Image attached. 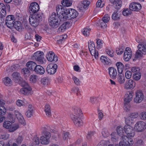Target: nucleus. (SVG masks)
<instances>
[{
    "label": "nucleus",
    "mask_w": 146,
    "mask_h": 146,
    "mask_svg": "<svg viewBox=\"0 0 146 146\" xmlns=\"http://www.w3.org/2000/svg\"><path fill=\"white\" fill-rule=\"evenodd\" d=\"M62 15V19L64 21L76 18L78 15V12L73 9H69L65 10Z\"/></svg>",
    "instance_id": "nucleus-1"
},
{
    "label": "nucleus",
    "mask_w": 146,
    "mask_h": 146,
    "mask_svg": "<svg viewBox=\"0 0 146 146\" xmlns=\"http://www.w3.org/2000/svg\"><path fill=\"white\" fill-rule=\"evenodd\" d=\"M49 23L52 28H56L59 26L60 20L56 13L53 12L48 19Z\"/></svg>",
    "instance_id": "nucleus-2"
},
{
    "label": "nucleus",
    "mask_w": 146,
    "mask_h": 146,
    "mask_svg": "<svg viewBox=\"0 0 146 146\" xmlns=\"http://www.w3.org/2000/svg\"><path fill=\"white\" fill-rule=\"evenodd\" d=\"M42 15L41 13H40L30 16L29 19L30 24L34 27L38 26L39 23L42 21Z\"/></svg>",
    "instance_id": "nucleus-3"
},
{
    "label": "nucleus",
    "mask_w": 146,
    "mask_h": 146,
    "mask_svg": "<svg viewBox=\"0 0 146 146\" xmlns=\"http://www.w3.org/2000/svg\"><path fill=\"white\" fill-rule=\"evenodd\" d=\"M121 138V141L119 143V146H131L133 144L132 138L125 135H123Z\"/></svg>",
    "instance_id": "nucleus-4"
},
{
    "label": "nucleus",
    "mask_w": 146,
    "mask_h": 146,
    "mask_svg": "<svg viewBox=\"0 0 146 146\" xmlns=\"http://www.w3.org/2000/svg\"><path fill=\"white\" fill-rule=\"evenodd\" d=\"M42 135L40 137L41 144L44 145H48L49 143V139L51 137L50 133L47 131H43Z\"/></svg>",
    "instance_id": "nucleus-5"
},
{
    "label": "nucleus",
    "mask_w": 146,
    "mask_h": 146,
    "mask_svg": "<svg viewBox=\"0 0 146 146\" xmlns=\"http://www.w3.org/2000/svg\"><path fill=\"white\" fill-rule=\"evenodd\" d=\"M133 93L132 92H128L125 94V99L124 100V107L125 109H126V110H129V106L127 104L132 99Z\"/></svg>",
    "instance_id": "nucleus-6"
},
{
    "label": "nucleus",
    "mask_w": 146,
    "mask_h": 146,
    "mask_svg": "<svg viewBox=\"0 0 146 146\" xmlns=\"http://www.w3.org/2000/svg\"><path fill=\"white\" fill-rule=\"evenodd\" d=\"M15 21V18L13 15H8L6 17L5 24L8 28L11 29L14 25Z\"/></svg>",
    "instance_id": "nucleus-7"
},
{
    "label": "nucleus",
    "mask_w": 146,
    "mask_h": 146,
    "mask_svg": "<svg viewBox=\"0 0 146 146\" xmlns=\"http://www.w3.org/2000/svg\"><path fill=\"white\" fill-rule=\"evenodd\" d=\"M88 48L91 55L97 59L98 57V52L96 50L95 44L93 42L89 43Z\"/></svg>",
    "instance_id": "nucleus-8"
},
{
    "label": "nucleus",
    "mask_w": 146,
    "mask_h": 146,
    "mask_svg": "<svg viewBox=\"0 0 146 146\" xmlns=\"http://www.w3.org/2000/svg\"><path fill=\"white\" fill-rule=\"evenodd\" d=\"M39 7L38 4L35 2L31 3L29 7V10L31 14H34L39 10Z\"/></svg>",
    "instance_id": "nucleus-9"
},
{
    "label": "nucleus",
    "mask_w": 146,
    "mask_h": 146,
    "mask_svg": "<svg viewBox=\"0 0 146 146\" xmlns=\"http://www.w3.org/2000/svg\"><path fill=\"white\" fill-rule=\"evenodd\" d=\"M33 56V58L38 61L40 64H42L43 63L44 58L42 52L37 51L34 53Z\"/></svg>",
    "instance_id": "nucleus-10"
},
{
    "label": "nucleus",
    "mask_w": 146,
    "mask_h": 146,
    "mask_svg": "<svg viewBox=\"0 0 146 146\" xmlns=\"http://www.w3.org/2000/svg\"><path fill=\"white\" fill-rule=\"evenodd\" d=\"M135 97L134 99V101L136 103H140L143 100L144 95L141 90H137L135 93Z\"/></svg>",
    "instance_id": "nucleus-11"
},
{
    "label": "nucleus",
    "mask_w": 146,
    "mask_h": 146,
    "mask_svg": "<svg viewBox=\"0 0 146 146\" xmlns=\"http://www.w3.org/2000/svg\"><path fill=\"white\" fill-rule=\"evenodd\" d=\"M134 128L138 132H141L146 129V124L142 121H138L135 124Z\"/></svg>",
    "instance_id": "nucleus-12"
},
{
    "label": "nucleus",
    "mask_w": 146,
    "mask_h": 146,
    "mask_svg": "<svg viewBox=\"0 0 146 146\" xmlns=\"http://www.w3.org/2000/svg\"><path fill=\"white\" fill-rule=\"evenodd\" d=\"M58 66L56 64H50L46 67V71L48 73L50 74H53L56 72Z\"/></svg>",
    "instance_id": "nucleus-13"
},
{
    "label": "nucleus",
    "mask_w": 146,
    "mask_h": 146,
    "mask_svg": "<svg viewBox=\"0 0 146 146\" xmlns=\"http://www.w3.org/2000/svg\"><path fill=\"white\" fill-rule=\"evenodd\" d=\"M70 117L74 125L77 127H80L83 125V122L80 118L81 117H76L73 115H70Z\"/></svg>",
    "instance_id": "nucleus-14"
},
{
    "label": "nucleus",
    "mask_w": 146,
    "mask_h": 146,
    "mask_svg": "<svg viewBox=\"0 0 146 146\" xmlns=\"http://www.w3.org/2000/svg\"><path fill=\"white\" fill-rule=\"evenodd\" d=\"M124 131L125 133L129 136L133 137L135 135L134 130L133 128L130 126H125L124 127Z\"/></svg>",
    "instance_id": "nucleus-15"
},
{
    "label": "nucleus",
    "mask_w": 146,
    "mask_h": 146,
    "mask_svg": "<svg viewBox=\"0 0 146 146\" xmlns=\"http://www.w3.org/2000/svg\"><path fill=\"white\" fill-rule=\"evenodd\" d=\"M46 57L48 61L51 62H56L58 61V58L52 52H50L46 55Z\"/></svg>",
    "instance_id": "nucleus-16"
},
{
    "label": "nucleus",
    "mask_w": 146,
    "mask_h": 146,
    "mask_svg": "<svg viewBox=\"0 0 146 146\" xmlns=\"http://www.w3.org/2000/svg\"><path fill=\"white\" fill-rule=\"evenodd\" d=\"M135 86V83L133 80L130 79L126 81L124 88L127 89H132Z\"/></svg>",
    "instance_id": "nucleus-17"
},
{
    "label": "nucleus",
    "mask_w": 146,
    "mask_h": 146,
    "mask_svg": "<svg viewBox=\"0 0 146 146\" xmlns=\"http://www.w3.org/2000/svg\"><path fill=\"white\" fill-rule=\"evenodd\" d=\"M132 56L131 51L129 47H127L124 54V59L126 61H128L131 58Z\"/></svg>",
    "instance_id": "nucleus-18"
},
{
    "label": "nucleus",
    "mask_w": 146,
    "mask_h": 146,
    "mask_svg": "<svg viewBox=\"0 0 146 146\" xmlns=\"http://www.w3.org/2000/svg\"><path fill=\"white\" fill-rule=\"evenodd\" d=\"M129 8L131 11H138L141 8V5L136 3H132L129 5Z\"/></svg>",
    "instance_id": "nucleus-19"
},
{
    "label": "nucleus",
    "mask_w": 146,
    "mask_h": 146,
    "mask_svg": "<svg viewBox=\"0 0 146 146\" xmlns=\"http://www.w3.org/2000/svg\"><path fill=\"white\" fill-rule=\"evenodd\" d=\"M108 71L111 78L113 79L116 78L117 74L116 69L113 67H110L108 68Z\"/></svg>",
    "instance_id": "nucleus-20"
},
{
    "label": "nucleus",
    "mask_w": 146,
    "mask_h": 146,
    "mask_svg": "<svg viewBox=\"0 0 146 146\" xmlns=\"http://www.w3.org/2000/svg\"><path fill=\"white\" fill-rule=\"evenodd\" d=\"M13 80L15 82L18 83L20 82L22 80L20 74L17 72H13L12 75Z\"/></svg>",
    "instance_id": "nucleus-21"
},
{
    "label": "nucleus",
    "mask_w": 146,
    "mask_h": 146,
    "mask_svg": "<svg viewBox=\"0 0 146 146\" xmlns=\"http://www.w3.org/2000/svg\"><path fill=\"white\" fill-rule=\"evenodd\" d=\"M15 113L19 122L22 124H25V121L22 114L17 111H15Z\"/></svg>",
    "instance_id": "nucleus-22"
},
{
    "label": "nucleus",
    "mask_w": 146,
    "mask_h": 146,
    "mask_svg": "<svg viewBox=\"0 0 146 146\" xmlns=\"http://www.w3.org/2000/svg\"><path fill=\"white\" fill-rule=\"evenodd\" d=\"M113 7L116 9H120L121 6L122 2L120 0H110Z\"/></svg>",
    "instance_id": "nucleus-23"
},
{
    "label": "nucleus",
    "mask_w": 146,
    "mask_h": 146,
    "mask_svg": "<svg viewBox=\"0 0 146 146\" xmlns=\"http://www.w3.org/2000/svg\"><path fill=\"white\" fill-rule=\"evenodd\" d=\"M31 88L29 86H27L26 87H23L21 88L20 92L25 95H28L31 93Z\"/></svg>",
    "instance_id": "nucleus-24"
},
{
    "label": "nucleus",
    "mask_w": 146,
    "mask_h": 146,
    "mask_svg": "<svg viewBox=\"0 0 146 146\" xmlns=\"http://www.w3.org/2000/svg\"><path fill=\"white\" fill-rule=\"evenodd\" d=\"M56 10L57 14V15H59L61 18L62 19V15L63 14L62 13H64L65 11L64 7L61 5H58L56 7Z\"/></svg>",
    "instance_id": "nucleus-25"
},
{
    "label": "nucleus",
    "mask_w": 146,
    "mask_h": 146,
    "mask_svg": "<svg viewBox=\"0 0 146 146\" xmlns=\"http://www.w3.org/2000/svg\"><path fill=\"white\" fill-rule=\"evenodd\" d=\"M34 71L37 74L40 75H42L45 72L44 68L42 66L40 65H37Z\"/></svg>",
    "instance_id": "nucleus-26"
},
{
    "label": "nucleus",
    "mask_w": 146,
    "mask_h": 146,
    "mask_svg": "<svg viewBox=\"0 0 146 146\" xmlns=\"http://www.w3.org/2000/svg\"><path fill=\"white\" fill-rule=\"evenodd\" d=\"M26 65L29 69L33 71H34L35 69V68L37 66L36 63L32 61L28 62L27 63Z\"/></svg>",
    "instance_id": "nucleus-27"
},
{
    "label": "nucleus",
    "mask_w": 146,
    "mask_h": 146,
    "mask_svg": "<svg viewBox=\"0 0 146 146\" xmlns=\"http://www.w3.org/2000/svg\"><path fill=\"white\" fill-rule=\"evenodd\" d=\"M100 60L101 62L105 65H109L111 64V60L109 58L104 56L101 57Z\"/></svg>",
    "instance_id": "nucleus-28"
},
{
    "label": "nucleus",
    "mask_w": 146,
    "mask_h": 146,
    "mask_svg": "<svg viewBox=\"0 0 146 146\" xmlns=\"http://www.w3.org/2000/svg\"><path fill=\"white\" fill-rule=\"evenodd\" d=\"M82 115L81 110L79 108L76 107L74 109V112L70 115H73L76 117H81Z\"/></svg>",
    "instance_id": "nucleus-29"
},
{
    "label": "nucleus",
    "mask_w": 146,
    "mask_h": 146,
    "mask_svg": "<svg viewBox=\"0 0 146 146\" xmlns=\"http://www.w3.org/2000/svg\"><path fill=\"white\" fill-rule=\"evenodd\" d=\"M118 72L119 74H122L124 68L123 64L120 62H117L116 63Z\"/></svg>",
    "instance_id": "nucleus-30"
},
{
    "label": "nucleus",
    "mask_w": 146,
    "mask_h": 146,
    "mask_svg": "<svg viewBox=\"0 0 146 146\" xmlns=\"http://www.w3.org/2000/svg\"><path fill=\"white\" fill-rule=\"evenodd\" d=\"M117 77V81L120 84H122L124 83L125 78L124 76L122 74H119Z\"/></svg>",
    "instance_id": "nucleus-31"
},
{
    "label": "nucleus",
    "mask_w": 146,
    "mask_h": 146,
    "mask_svg": "<svg viewBox=\"0 0 146 146\" xmlns=\"http://www.w3.org/2000/svg\"><path fill=\"white\" fill-rule=\"evenodd\" d=\"M138 50L144 54H146V48L145 45L142 44H140L137 46Z\"/></svg>",
    "instance_id": "nucleus-32"
},
{
    "label": "nucleus",
    "mask_w": 146,
    "mask_h": 146,
    "mask_svg": "<svg viewBox=\"0 0 146 146\" xmlns=\"http://www.w3.org/2000/svg\"><path fill=\"white\" fill-rule=\"evenodd\" d=\"M33 110L32 106L29 105L28 107V110L26 112V115L28 117H30L33 115Z\"/></svg>",
    "instance_id": "nucleus-33"
},
{
    "label": "nucleus",
    "mask_w": 146,
    "mask_h": 146,
    "mask_svg": "<svg viewBox=\"0 0 146 146\" xmlns=\"http://www.w3.org/2000/svg\"><path fill=\"white\" fill-rule=\"evenodd\" d=\"M70 23L69 22H66L63 23L58 28V31L62 32L64 31L66 28L68 27L67 26Z\"/></svg>",
    "instance_id": "nucleus-34"
},
{
    "label": "nucleus",
    "mask_w": 146,
    "mask_h": 146,
    "mask_svg": "<svg viewBox=\"0 0 146 146\" xmlns=\"http://www.w3.org/2000/svg\"><path fill=\"white\" fill-rule=\"evenodd\" d=\"M72 92L76 93V95L78 97H80L81 95V93L79 88L77 87H74L72 90Z\"/></svg>",
    "instance_id": "nucleus-35"
},
{
    "label": "nucleus",
    "mask_w": 146,
    "mask_h": 146,
    "mask_svg": "<svg viewBox=\"0 0 146 146\" xmlns=\"http://www.w3.org/2000/svg\"><path fill=\"white\" fill-rule=\"evenodd\" d=\"M44 110L46 113V115L50 117L51 116V111L50 106L49 105L46 104L44 108Z\"/></svg>",
    "instance_id": "nucleus-36"
},
{
    "label": "nucleus",
    "mask_w": 146,
    "mask_h": 146,
    "mask_svg": "<svg viewBox=\"0 0 146 146\" xmlns=\"http://www.w3.org/2000/svg\"><path fill=\"white\" fill-rule=\"evenodd\" d=\"M120 14L118 13L117 11H114L112 15V18L114 20H117L120 19Z\"/></svg>",
    "instance_id": "nucleus-37"
},
{
    "label": "nucleus",
    "mask_w": 146,
    "mask_h": 146,
    "mask_svg": "<svg viewBox=\"0 0 146 146\" xmlns=\"http://www.w3.org/2000/svg\"><path fill=\"white\" fill-rule=\"evenodd\" d=\"M62 4L64 6L69 7L72 3V2L69 0H63L61 1Z\"/></svg>",
    "instance_id": "nucleus-38"
},
{
    "label": "nucleus",
    "mask_w": 146,
    "mask_h": 146,
    "mask_svg": "<svg viewBox=\"0 0 146 146\" xmlns=\"http://www.w3.org/2000/svg\"><path fill=\"white\" fill-rule=\"evenodd\" d=\"M3 82L4 84L7 86L11 85L12 83V80L8 77H6L4 78Z\"/></svg>",
    "instance_id": "nucleus-39"
},
{
    "label": "nucleus",
    "mask_w": 146,
    "mask_h": 146,
    "mask_svg": "<svg viewBox=\"0 0 146 146\" xmlns=\"http://www.w3.org/2000/svg\"><path fill=\"white\" fill-rule=\"evenodd\" d=\"M124 129L122 126H118L117 128V131L118 134L120 136H122L124 133Z\"/></svg>",
    "instance_id": "nucleus-40"
},
{
    "label": "nucleus",
    "mask_w": 146,
    "mask_h": 146,
    "mask_svg": "<svg viewBox=\"0 0 146 146\" xmlns=\"http://www.w3.org/2000/svg\"><path fill=\"white\" fill-rule=\"evenodd\" d=\"M0 11L2 12L3 16H5L6 15V7L3 3H0Z\"/></svg>",
    "instance_id": "nucleus-41"
},
{
    "label": "nucleus",
    "mask_w": 146,
    "mask_h": 146,
    "mask_svg": "<svg viewBox=\"0 0 146 146\" xmlns=\"http://www.w3.org/2000/svg\"><path fill=\"white\" fill-rule=\"evenodd\" d=\"M141 75V73L140 72H136L133 75V78L134 80L138 81L140 79Z\"/></svg>",
    "instance_id": "nucleus-42"
},
{
    "label": "nucleus",
    "mask_w": 146,
    "mask_h": 146,
    "mask_svg": "<svg viewBox=\"0 0 146 146\" xmlns=\"http://www.w3.org/2000/svg\"><path fill=\"white\" fill-rule=\"evenodd\" d=\"M15 28L18 31L21 30L22 27V24L20 21H17L15 22Z\"/></svg>",
    "instance_id": "nucleus-43"
},
{
    "label": "nucleus",
    "mask_w": 146,
    "mask_h": 146,
    "mask_svg": "<svg viewBox=\"0 0 146 146\" xmlns=\"http://www.w3.org/2000/svg\"><path fill=\"white\" fill-rule=\"evenodd\" d=\"M91 31V29L89 28H84L82 31L83 35L86 36H88L89 35L90 32Z\"/></svg>",
    "instance_id": "nucleus-44"
},
{
    "label": "nucleus",
    "mask_w": 146,
    "mask_h": 146,
    "mask_svg": "<svg viewBox=\"0 0 146 146\" xmlns=\"http://www.w3.org/2000/svg\"><path fill=\"white\" fill-rule=\"evenodd\" d=\"M8 119L10 120V121L13 123L15 121V115L11 113H9L7 115Z\"/></svg>",
    "instance_id": "nucleus-45"
},
{
    "label": "nucleus",
    "mask_w": 146,
    "mask_h": 146,
    "mask_svg": "<svg viewBox=\"0 0 146 146\" xmlns=\"http://www.w3.org/2000/svg\"><path fill=\"white\" fill-rule=\"evenodd\" d=\"M131 10L129 9H125L122 11V14L124 16H127L130 15L132 12Z\"/></svg>",
    "instance_id": "nucleus-46"
},
{
    "label": "nucleus",
    "mask_w": 146,
    "mask_h": 146,
    "mask_svg": "<svg viewBox=\"0 0 146 146\" xmlns=\"http://www.w3.org/2000/svg\"><path fill=\"white\" fill-rule=\"evenodd\" d=\"M19 127V125H11L9 129V131L10 132H13L16 130Z\"/></svg>",
    "instance_id": "nucleus-47"
},
{
    "label": "nucleus",
    "mask_w": 146,
    "mask_h": 146,
    "mask_svg": "<svg viewBox=\"0 0 146 146\" xmlns=\"http://www.w3.org/2000/svg\"><path fill=\"white\" fill-rule=\"evenodd\" d=\"M133 119L129 116L125 119V123L127 125H131L133 123Z\"/></svg>",
    "instance_id": "nucleus-48"
},
{
    "label": "nucleus",
    "mask_w": 146,
    "mask_h": 146,
    "mask_svg": "<svg viewBox=\"0 0 146 146\" xmlns=\"http://www.w3.org/2000/svg\"><path fill=\"white\" fill-rule=\"evenodd\" d=\"M11 124L10 121H5L4 122L3 126L5 128L9 129L12 125Z\"/></svg>",
    "instance_id": "nucleus-49"
},
{
    "label": "nucleus",
    "mask_w": 146,
    "mask_h": 146,
    "mask_svg": "<svg viewBox=\"0 0 146 146\" xmlns=\"http://www.w3.org/2000/svg\"><path fill=\"white\" fill-rule=\"evenodd\" d=\"M41 82L43 85H47L49 83V80L47 78L45 77L41 79Z\"/></svg>",
    "instance_id": "nucleus-50"
},
{
    "label": "nucleus",
    "mask_w": 146,
    "mask_h": 146,
    "mask_svg": "<svg viewBox=\"0 0 146 146\" xmlns=\"http://www.w3.org/2000/svg\"><path fill=\"white\" fill-rule=\"evenodd\" d=\"M72 79L73 80L74 84L77 86H79L80 85L81 81L77 77L73 76Z\"/></svg>",
    "instance_id": "nucleus-51"
},
{
    "label": "nucleus",
    "mask_w": 146,
    "mask_h": 146,
    "mask_svg": "<svg viewBox=\"0 0 146 146\" xmlns=\"http://www.w3.org/2000/svg\"><path fill=\"white\" fill-rule=\"evenodd\" d=\"M22 72L26 76H29L30 74V72L29 68H24L22 70Z\"/></svg>",
    "instance_id": "nucleus-52"
},
{
    "label": "nucleus",
    "mask_w": 146,
    "mask_h": 146,
    "mask_svg": "<svg viewBox=\"0 0 146 146\" xmlns=\"http://www.w3.org/2000/svg\"><path fill=\"white\" fill-rule=\"evenodd\" d=\"M67 35L66 34H64L63 35L60 36V39L57 40V42L58 44L61 43L62 41L65 40V39L67 37Z\"/></svg>",
    "instance_id": "nucleus-53"
},
{
    "label": "nucleus",
    "mask_w": 146,
    "mask_h": 146,
    "mask_svg": "<svg viewBox=\"0 0 146 146\" xmlns=\"http://www.w3.org/2000/svg\"><path fill=\"white\" fill-rule=\"evenodd\" d=\"M95 134V133L94 132H89L86 136L87 139L90 141L92 139V136H94V135Z\"/></svg>",
    "instance_id": "nucleus-54"
},
{
    "label": "nucleus",
    "mask_w": 146,
    "mask_h": 146,
    "mask_svg": "<svg viewBox=\"0 0 146 146\" xmlns=\"http://www.w3.org/2000/svg\"><path fill=\"white\" fill-rule=\"evenodd\" d=\"M81 3L83 7L84 8L86 9L89 6L90 3V2L89 1H84L82 2Z\"/></svg>",
    "instance_id": "nucleus-55"
},
{
    "label": "nucleus",
    "mask_w": 146,
    "mask_h": 146,
    "mask_svg": "<svg viewBox=\"0 0 146 146\" xmlns=\"http://www.w3.org/2000/svg\"><path fill=\"white\" fill-rule=\"evenodd\" d=\"M6 112V109L3 106H0V114L4 115Z\"/></svg>",
    "instance_id": "nucleus-56"
},
{
    "label": "nucleus",
    "mask_w": 146,
    "mask_h": 146,
    "mask_svg": "<svg viewBox=\"0 0 146 146\" xmlns=\"http://www.w3.org/2000/svg\"><path fill=\"white\" fill-rule=\"evenodd\" d=\"M106 53L111 57L114 56V51L112 49H106Z\"/></svg>",
    "instance_id": "nucleus-57"
},
{
    "label": "nucleus",
    "mask_w": 146,
    "mask_h": 146,
    "mask_svg": "<svg viewBox=\"0 0 146 146\" xmlns=\"http://www.w3.org/2000/svg\"><path fill=\"white\" fill-rule=\"evenodd\" d=\"M139 114L137 112H134L130 113L129 114V116L132 119H135L138 117Z\"/></svg>",
    "instance_id": "nucleus-58"
},
{
    "label": "nucleus",
    "mask_w": 146,
    "mask_h": 146,
    "mask_svg": "<svg viewBox=\"0 0 146 146\" xmlns=\"http://www.w3.org/2000/svg\"><path fill=\"white\" fill-rule=\"evenodd\" d=\"M23 139V137L21 136H19L16 139V142L18 145H20Z\"/></svg>",
    "instance_id": "nucleus-59"
},
{
    "label": "nucleus",
    "mask_w": 146,
    "mask_h": 146,
    "mask_svg": "<svg viewBox=\"0 0 146 146\" xmlns=\"http://www.w3.org/2000/svg\"><path fill=\"white\" fill-rule=\"evenodd\" d=\"M39 140L38 137L37 136L35 137L33 139V145H38L39 144Z\"/></svg>",
    "instance_id": "nucleus-60"
},
{
    "label": "nucleus",
    "mask_w": 146,
    "mask_h": 146,
    "mask_svg": "<svg viewBox=\"0 0 146 146\" xmlns=\"http://www.w3.org/2000/svg\"><path fill=\"white\" fill-rule=\"evenodd\" d=\"M37 77V76L35 74L31 75L30 77V81L33 82H35L36 80Z\"/></svg>",
    "instance_id": "nucleus-61"
},
{
    "label": "nucleus",
    "mask_w": 146,
    "mask_h": 146,
    "mask_svg": "<svg viewBox=\"0 0 146 146\" xmlns=\"http://www.w3.org/2000/svg\"><path fill=\"white\" fill-rule=\"evenodd\" d=\"M18 83H19L21 86L23 87H26L27 86H29L27 83L25 81L23 80V79L22 78V80L20 81V82H18Z\"/></svg>",
    "instance_id": "nucleus-62"
},
{
    "label": "nucleus",
    "mask_w": 146,
    "mask_h": 146,
    "mask_svg": "<svg viewBox=\"0 0 146 146\" xmlns=\"http://www.w3.org/2000/svg\"><path fill=\"white\" fill-rule=\"evenodd\" d=\"M131 72L130 71L127 70L125 72V76L127 79H129L131 78Z\"/></svg>",
    "instance_id": "nucleus-63"
},
{
    "label": "nucleus",
    "mask_w": 146,
    "mask_h": 146,
    "mask_svg": "<svg viewBox=\"0 0 146 146\" xmlns=\"http://www.w3.org/2000/svg\"><path fill=\"white\" fill-rule=\"evenodd\" d=\"M140 117L142 119H146V112H141L140 114Z\"/></svg>",
    "instance_id": "nucleus-64"
}]
</instances>
